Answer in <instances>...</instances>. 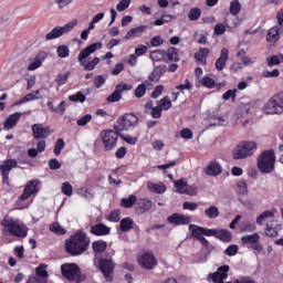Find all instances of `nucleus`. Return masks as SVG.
I'll return each instance as SVG.
<instances>
[{"label":"nucleus","mask_w":283,"mask_h":283,"mask_svg":"<svg viewBox=\"0 0 283 283\" xmlns=\"http://www.w3.org/2000/svg\"><path fill=\"white\" fill-rule=\"evenodd\" d=\"M69 101H71L72 103H85V101H87V97L82 92H77L74 95H70Z\"/></svg>","instance_id":"nucleus-47"},{"label":"nucleus","mask_w":283,"mask_h":283,"mask_svg":"<svg viewBox=\"0 0 283 283\" xmlns=\"http://www.w3.org/2000/svg\"><path fill=\"white\" fill-rule=\"evenodd\" d=\"M255 151H258V144L255 142H243L234 148L232 158L234 160H243L249 158V156H253Z\"/></svg>","instance_id":"nucleus-5"},{"label":"nucleus","mask_w":283,"mask_h":283,"mask_svg":"<svg viewBox=\"0 0 283 283\" xmlns=\"http://www.w3.org/2000/svg\"><path fill=\"white\" fill-rule=\"evenodd\" d=\"M205 214L207 218H210V220H216L220 216V209L216 206H211L210 208L205 210Z\"/></svg>","instance_id":"nucleus-43"},{"label":"nucleus","mask_w":283,"mask_h":283,"mask_svg":"<svg viewBox=\"0 0 283 283\" xmlns=\"http://www.w3.org/2000/svg\"><path fill=\"white\" fill-rule=\"evenodd\" d=\"M145 94H147V87H145V84H139L135 90L136 98H143Z\"/></svg>","instance_id":"nucleus-59"},{"label":"nucleus","mask_w":283,"mask_h":283,"mask_svg":"<svg viewBox=\"0 0 283 283\" xmlns=\"http://www.w3.org/2000/svg\"><path fill=\"white\" fill-rule=\"evenodd\" d=\"M282 61L283 54L272 55L271 57H268V65L269 67H273V65H280Z\"/></svg>","instance_id":"nucleus-52"},{"label":"nucleus","mask_w":283,"mask_h":283,"mask_svg":"<svg viewBox=\"0 0 283 283\" xmlns=\"http://www.w3.org/2000/svg\"><path fill=\"white\" fill-rule=\"evenodd\" d=\"M237 94L238 90H229L222 95V98L223 101H229L230 98H232V101H235Z\"/></svg>","instance_id":"nucleus-61"},{"label":"nucleus","mask_w":283,"mask_h":283,"mask_svg":"<svg viewBox=\"0 0 283 283\" xmlns=\"http://www.w3.org/2000/svg\"><path fill=\"white\" fill-rule=\"evenodd\" d=\"M132 90V85L129 84H118L115 87V91L107 97V103H118L120 98H123L124 92H129Z\"/></svg>","instance_id":"nucleus-15"},{"label":"nucleus","mask_w":283,"mask_h":283,"mask_svg":"<svg viewBox=\"0 0 283 283\" xmlns=\"http://www.w3.org/2000/svg\"><path fill=\"white\" fill-rule=\"evenodd\" d=\"M239 248L237 244L229 245L226 249V255H229L230 258L233 255H238Z\"/></svg>","instance_id":"nucleus-63"},{"label":"nucleus","mask_w":283,"mask_h":283,"mask_svg":"<svg viewBox=\"0 0 283 283\" xmlns=\"http://www.w3.org/2000/svg\"><path fill=\"white\" fill-rule=\"evenodd\" d=\"M169 224H191V217L180 214V213H174L172 216L168 217Z\"/></svg>","instance_id":"nucleus-20"},{"label":"nucleus","mask_w":283,"mask_h":283,"mask_svg":"<svg viewBox=\"0 0 283 283\" xmlns=\"http://www.w3.org/2000/svg\"><path fill=\"white\" fill-rule=\"evenodd\" d=\"M151 61H165L167 59V52L165 50H156L150 52Z\"/></svg>","instance_id":"nucleus-36"},{"label":"nucleus","mask_w":283,"mask_h":283,"mask_svg":"<svg viewBox=\"0 0 283 283\" xmlns=\"http://www.w3.org/2000/svg\"><path fill=\"white\" fill-rule=\"evenodd\" d=\"M211 54V51L207 48H201L197 53H195V59L201 65H207V57Z\"/></svg>","instance_id":"nucleus-28"},{"label":"nucleus","mask_w":283,"mask_h":283,"mask_svg":"<svg viewBox=\"0 0 283 283\" xmlns=\"http://www.w3.org/2000/svg\"><path fill=\"white\" fill-rule=\"evenodd\" d=\"M102 48L103 43L95 42L93 44L87 45L78 53L77 61L81 67H83V70H85L86 72H92V70L96 69V65L101 63V59L94 57L91 61L87 60L90 59V56H92V54H94V52H96V50H101Z\"/></svg>","instance_id":"nucleus-1"},{"label":"nucleus","mask_w":283,"mask_h":283,"mask_svg":"<svg viewBox=\"0 0 283 283\" xmlns=\"http://www.w3.org/2000/svg\"><path fill=\"white\" fill-rule=\"evenodd\" d=\"M229 265H222L218 268L217 272L208 274L207 280L208 282L212 281L213 283H222V281L229 277Z\"/></svg>","instance_id":"nucleus-13"},{"label":"nucleus","mask_w":283,"mask_h":283,"mask_svg":"<svg viewBox=\"0 0 283 283\" xmlns=\"http://www.w3.org/2000/svg\"><path fill=\"white\" fill-rule=\"evenodd\" d=\"M31 129L35 140H40V138H48V136L52 134L50 126L43 127L42 124H33Z\"/></svg>","instance_id":"nucleus-16"},{"label":"nucleus","mask_w":283,"mask_h":283,"mask_svg":"<svg viewBox=\"0 0 283 283\" xmlns=\"http://www.w3.org/2000/svg\"><path fill=\"white\" fill-rule=\"evenodd\" d=\"M19 165L17 159H6L1 165H0V171L3 177V182H8L10 178V172L12 169H15V167Z\"/></svg>","instance_id":"nucleus-14"},{"label":"nucleus","mask_w":283,"mask_h":283,"mask_svg":"<svg viewBox=\"0 0 283 283\" xmlns=\"http://www.w3.org/2000/svg\"><path fill=\"white\" fill-rule=\"evenodd\" d=\"M92 122V114H86L84 116H82L77 122L76 125L78 127H85V125H87V123Z\"/></svg>","instance_id":"nucleus-58"},{"label":"nucleus","mask_w":283,"mask_h":283,"mask_svg":"<svg viewBox=\"0 0 283 283\" xmlns=\"http://www.w3.org/2000/svg\"><path fill=\"white\" fill-rule=\"evenodd\" d=\"M158 106L164 109V112H167L168 109H171V99L169 96H165L158 102Z\"/></svg>","instance_id":"nucleus-49"},{"label":"nucleus","mask_w":283,"mask_h":283,"mask_svg":"<svg viewBox=\"0 0 283 283\" xmlns=\"http://www.w3.org/2000/svg\"><path fill=\"white\" fill-rule=\"evenodd\" d=\"M48 265L45 264H40L36 269H35V275L40 276V277H44V280H48V277H50V274L48 273Z\"/></svg>","instance_id":"nucleus-46"},{"label":"nucleus","mask_w":283,"mask_h":283,"mask_svg":"<svg viewBox=\"0 0 283 283\" xmlns=\"http://www.w3.org/2000/svg\"><path fill=\"white\" fill-rule=\"evenodd\" d=\"M238 187V193H241V196H247L249 193V186H247V181L240 180L237 184Z\"/></svg>","instance_id":"nucleus-55"},{"label":"nucleus","mask_w":283,"mask_h":283,"mask_svg":"<svg viewBox=\"0 0 283 283\" xmlns=\"http://www.w3.org/2000/svg\"><path fill=\"white\" fill-rule=\"evenodd\" d=\"M94 253H105L107 251V242L98 240L92 243Z\"/></svg>","instance_id":"nucleus-34"},{"label":"nucleus","mask_w":283,"mask_h":283,"mask_svg":"<svg viewBox=\"0 0 283 283\" xmlns=\"http://www.w3.org/2000/svg\"><path fill=\"white\" fill-rule=\"evenodd\" d=\"M21 113H13L9 115L4 122V129H13L14 127H17V123L21 120Z\"/></svg>","instance_id":"nucleus-25"},{"label":"nucleus","mask_w":283,"mask_h":283,"mask_svg":"<svg viewBox=\"0 0 283 283\" xmlns=\"http://www.w3.org/2000/svg\"><path fill=\"white\" fill-rule=\"evenodd\" d=\"M109 227L103 223H97L91 228V233H93V235H109Z\"/></svg>","instance_id":"nucleus-27"},{"label":"nucleus","mask_w":283,"mask_h":283,"mask_svg":"<svg viewBox=\"0 0 283 283\" xmlns=\"http://www.w3.org/2000/svg\"><path fill=\"white\" fill-rule=\"evenodd\" d=\"M65 147V140H63V138H59L55 143V146H54V154L55 156H60L61 155V150H63Z\"/></svg>","instance_id":"nucleus-56"},{"label":"nucleus","mask_w":283,"mask_h":283,"mask_svg":"<svg viewBox=\"0 0 283 283\" xmlns=\"http://www.w3.org/2000/svg\"><path fill=\"white\" fill-rule=\"evenodd\" d=\"M273 218H275V213L271 210H265L256 218V224L262 227L269 222H273Z\"/></svg>","instance_id":"nucleus-24"},{"label":"nucleus","mask_w":283,"mask_h":283,"mask_svg":"<svg viewBox=\"0 0 283 283\" xmlns=\"http://www.w3.org/2000/svg\"><path fill=\"white\" fill-rule=\"evenodd\" d=\"M193 38L196 39L197 43H200V45H207V33L197 31L195 32Z\"/></svg>","instance_id":"nucleus-50"},{"label":"nucleus","mask_w":283,"mask_h":283,"mask_svg":"<svg viewBox=\"0 0 283 283\" xmlns=\"http://www.w3.org/2000/svg\"><path fill=\"white\" fill-rule=\"evenodd\" d=\"M2 227L7 229L10 235L15 238H27L28 237V227L25 224L15 221L11 217H6L2 220Z\"/></svg>","instance_id":"nucleus-3"},{"label":"nucleus","mask_w":283,"mask_h":283,"mask_svg":"<svg viewBox=\"0 0 283 283\" xmlns=\"http://www.w3.org/2000/svg\"><path fill=\"white\" fill-rule=\"evenodd\" d=\"M189 229H193L195 231L206 235L207 238H211V235H213L216 238V233H217L216 229H208V228L199 227V226H196V224H190Z\"/></svg>","instance_id":"nucleus-29"},{"label":"nucleus","mask_w":283,"mask_h":283,"mask_svg":"<svg viewBox=\"0 0 283 283\" xmlns=\"http://www.w3.org/2000/svg\"><path fill=\"white\" fill-rule=\"evenodd\" d=\"M280 231H282V226L266 223L265 235H268V238L277 237V233H280Z\"/></svg>","instance_id":"nucleus-30"},{"label":"nucleus","mask_w":283,"mask_h":283,"mask_svg":"<svg viewBox=\"0 0 283 283\" xmlns=\"http://www.w3.org/2000/svg\"><path fill=\"white\" fill-rule=\"evenodd\" d=\"M61 191L62 193H64V196H67L70 198L74 191V187H72V184H70V181H65L64 184H62Z\"/></svg>","instance_id":"nucleus-53"},{"label":"nucleus","mask_w":283,"mask_h":283,"mask_svg":"<svg viewBox=\"0 0 283 283\" xmlns=\"http://www.w3.org/2000/svg\"><path fill=\"white\" fill-rule=\"evenodd\" d=\"M234 283H255V281L249 276H240L234 281Z\"/></svg>","instance_id":"nucleus-64"},{"label":"nucleus","mask_w":283,"mask_h":283,"mask_svg":"<svg viewBox=\"0 0 283 283\" xmlns=\"http://www.w3.org/2000/svg\"><path fill=\"white\" fill-rule=\"evenodd\" d=\"M50 231L56 235H65V233H67V230L56 222L51 224Z\"/></svg>","instance_id":"nucleus-44"},{"label":"nucleus","mask_w":283,"mask_h":283,"mask_svg":"<svg viewBox=\"0 0 283 283\" xmlns=\"http://www.w3.org/2000/svg\"><path fill=\"white\" fill-rule=\"evenodd\" d=\"M129 6H132V0H120L116 6V10L117 12H125Z\"/></svg>","instance_id":"nucleus-57"},{"label":"nucleus","mask_w":283,"mask_h":283,"mask_svg":"<svg viewBox=\"0 0 283 283\" xmlns=\"http://www.w3.org/2000/svg\"><path fill=\"white\" fill-rule=\"evenodd\" d=\"M166 59L168 61H175L177 63L180 61V55H178V49L176 48H169L166 52Z\"/></svg>","instance_id":"nucleus-37"},{"label":"nucleus","mask_w":283,"mask_h":283,"mask_svg":"<svg viewBox=\"0 0 283 283\" xmlns=\"http://www.w3.org/2000/svg\"><path fill=\"white\" fill-rule=\"evenodd\" d=\"M61 272L69 282L81 283L85 282V274L81 273V268L75 263H66L61 266Z\"/></svg>","instance_id":"nucleus-4"},{"label":"nucleus","mask_w":283,"mask_h":283,"mask_svg":"<svg viewBox=\"0 0 283 283\" xmlns=\"http://www.w3.org/2000/svg\"><path fill=\"white\" fill-rule=\"evenodd\" d=\"M151 209V200L149 199H139L137 202L138 213H147Z\"/></svg>","instance_id":"nucleus-31"},{"label":"nucleus","mask_w":283,"mask_h":283,"mask_svg":"<svg viewBox=\"0 0 283 283\" xmlns=\"http://www.w3.org/2000/svg\"><path fill=\"white\" fill-rule=\"evenodd\" d=\"M241 10H242V4L240 3V0H232L230 2V14H232L233 17H238Z\"/></svg>","instance_id":"nucleus-38"},{"label":"nucleus","mask_w":283,"mask_h":283,"mask_svg":"<svg viewBox=\"0 0 283 283\" xmlns=\"http://www.w3.org/2000/svg\"><path fill=\"white\" fill-rule=\"evenodd\" d=\"M266 39L271 43H275V41H280V27L271 28L268 32Z\"/></svg>","instance_id":"nucleus-33"},{"label":"nucleus","mask_w":283,"mask_h":283,"mask_svg":"<svg viewBox=\"0 0 283 283\" xmlns=\"http://www.w3.org/2000/svg\"><path fill=\"white\" fill-rule=\"evenodd\" d=\"M118 134H120V132L116 130H104L101 133V138L107 151L116 147V144L118 143Z\"/></svg>","instance_id":"nucleus-11"},{"label":"nucleus","mask_w":283,"mask_h":283,"mask_svg":"<svg viewBox=\"0 0 283 283\" xmlns=\"http://www.w3.org/2000/svg\"><path fill=\"white\" fill-rule=\"evenodd\" d=\"M214 238L222 240L223 242H231L232 235L228 230H217Z\"/></svg>","instance_id":"nucleus-41"},{"label":"nucleus","mask_w":283,"mask_h":283,"mask_svg":"<svg viewBox=\"0 0 283 283\" xmlns=\"http://www.w3.org/2000/svg\"><path fill=\"white\" fill-rule=\"evenodd\" d=\"M78 25V20L74 19L63 27H55L45 35V41H54V39H60L63 34H67Z\"/></svg>","instance_id":"nucleus-8"},{"label":"nucleus","mask_w":283,"mask_h":283,"mask_svg":"<svg viewBox=\"0 0 283 283\" xmlns=\"http://www.w3.org/2000/svg\"><path fill=\"white\" fill-rule=\"evenodd\" d=\"M138 126V116L126 113L117 119L115 132H129Z\"/></svg>","instance_id":"nucleus-7"},{"label":"nucleus","mask_w":283,"mask_h":283,"mask_svg":"<svg viewBox=\"0 0 283 283\" xmlns=\"http://www.w3.org/2000/svg\"><path fill=\"white\" fill-rule=\"evenodd\" d=\"M147 187H148L149 191H153V193H165L167 191V186H165V184H163V182L154 184V182L149 181L147 184Z\"/></svg>","instance_id":"nucleus-32"},{"label":"nucleus","mask_w":283,"mask_h":283,"mask_svg":"<svg viewBox=\"0 0 283 283\" xmlns=\"http://www.w3.org/2000/svg\"><path fill=\"white\" fill-rule=\"evenodd\" d=\"M136 196L130 195L128 198H123L120 201L122 207H124V209H132V207H134V205H136Z\"/></svg>","instance_id":"nucleus-39"},{"label":"nucleus","mask_w":283,"mask_h":283,"mask_svg":"<svg viewBox=\"0 0 283 283\" xmlns=\"http://www.w3.org/2000/svg\"><path fill=\"white\" fill-rule=\"evenodd\" d=\"M57 56L60 59H67V56H70V46L67 45L57 46Z\"/></svg>","instance_id":"nucleus-54"},{"label":"nucleus","mask_w":283,"mask_h":283,"mask_svg":"<svg viewBox=\"0 0 283 283\" xmlns=\"http://www.w3.org/2000/svg\"><path fill=\"white\" fill-rule=\"evenodd\" d=\"M38 192H39V182H36L35 180L29 181L24 187L22 195L20 196V200L22 201L28 200L30 196H33V193H38Z\"/></svg>","instance_id":"nucleus-19"},{"label":"nucleus","mask_w":283,"mask_h":283,"mask_svg":"<svg viewBox=\"0 0 283 283\" xmlns=\"http://www.w3.org/2000/svg\"><path fill=\"white\" fill-rule=\"evenodd\" d=\"M202 14L200 8H192L188 14L189 21H198Z\"/></svg>","instance_id":"nucleus-51"},{"label":"nucleus","mask_w":283,"mask_h":283,"mask_svg":"<svg viewBox=\"0 0 283 283\" xmlns=\"http://www.w3.org/2000/svg\"><path fill=\"white\" fill-rule=\"evenodd\" d=\"M105 81H106L105 76L97 75L94 77L93 83H94L95 87H97V90H101V87H103V85H105Z\"/></svg>","instance_id":"nucleus-60"},{"label":"nucleus","mask_w":283,"mask_h":283,"mask_svg":"<svg viewBox=\"0 0 283 283\" xmlns=\"http://www.w3.org/2000/svg\"><path fill=\"white\" fill-rule=\"evenodd\" d=\"M48 59V52L41 51L39 52L34 59H31V63L28 66L29 72H34V70H39L41 65H43V61Z\"/></svg>","instance_id":"nucleus-17"},{"label":"nucleus","mask_w":283,"mask_h":283,"mask_svg":"<svg viewBox=\"0 0 283 283\" xmlns=\"http://www.w3.org/2000/svg\"><path fill=\"white\" fill-rule=\"evenodd\" d=\"M176 17L171 14H163L161 19H157L154 22H151L153 25H165V23H171Z\"/></svg>","instance_id":"nucleus-40"},{"label":"nucleus","mask_w":283,"mask_h":283,"mask_svg":"<svg viewBox=\"0 0 283 283\" xmlns=\"http://www.w3.org/2000/svg\"><path fill=\"white\" fill-rule=\"evenodd\" d=\"M189 231H191L192 238L198 240V242H200V244H203V247H209V240H207V238H205L203 234H201L200 232H198L197 230H193V229H189Z\"/></svg>","instance_id":"nucleus-42"},{"label":"nucleus","mask_w":283,"mask_h":283,"mask_svg":"<svg viewBox=\"0 0 283 283\" xmlns=\"http://www.w3.org/2000/svg\"><path fill=\"white\" fill-rule=\"evenodd\" d=\"M264 114H283V92L272 96L263 107Z\"/></svg>","instance_id":"nucleus-9"},{"label":"nucleus","mask_w":283,"mask_h":283,"mask_svg":"<svg viewBox=\"0 0 283 283\" xmlns=\"http://www.w3.org/2000/svg\"><path fill=\"white\" fill-rule=\"evenodd\" d=\"M241 242L242 244H250V248L253 249V251H256L258 254L262 253L264 249L262 243H260V234L258 233L243 235Z\"/></svg>","instance_id":"nucleus-12"},{"label":"nucleus","mask_w":283,"mask_h":283,"mask_svg":"<svg viewBox=\"0 0 283 283\" xmlns=\"http://www.w3.org/2000/svg\"><path fill=\"white\" fill-rule=\"evenodd\" d=\"M27 283H48V279L35 274L33 276H30Z\"/></svg>","instance_id":"nucleus-62"},{"label":"nucleus","mask_w":283,"mask_h":283,"mask_svg":"<svg viewBox=\"0 0 283 283\" xmlns=\"http://www.w3.org/2000/svg\"><path fill=\"white\" fill-rule=\"evenodd\" d=\"M146 30H149V25H139V27L133 28L129 31H127L124 39H125V41L136 39V38L140 36V34H143Z\"/></svg>","instance_id":"nucleus-23"},{"label":"nucleus","mask_w":283,"mask_h":283,"mask_svg":"<svg viewBox=\"0 0 283 283\" xmlns=\"http://www.w3.org/2000/svg\"><path fill=\"white\" fill-rule=\"evenodd\" d=\"M227 61H229V49L223 48L221 49L220 56L214 63L216 70H218V72H222L227 66Z\"/></svg>","instance_id":"nucleus-21"},{"label":"nucleus","mask_w":283,"mask_h":283,"mask_svg":"<svg viewBox=\"0 0 283 283\" xmlns=\"http://www.w3.org/2000/svg\"><path fill=\"white\" fill-rule=\"evenodd\" d=\"M115 266L116 264H114L112 256L99 260V271L103 273L106 282H112V280H114L113 275Z\"/></svg>","instance_id":"nucleus-10"},{"label":"nucleus","mask_w":283,"mask_h":283,"mask_svg":"<svg viewBox=\"0 0 283 283\" xmlns=\"http://www.w3.org/2000/svg\"><path fill=\"white\" fill-rule=\"evenodd\" d=\"M138 263L140 264V266H143V269H147L148 271H150V269H154V266L158 264V262L156 261V256L150 253L143 254L139 258Z\"/></svg>","instance_id":"nucleus-18"},{"label":"nucleus","mask_w":283,"mask_h":283,"mask_svg":"<svg viewBox=\"0 0 283 283\" xmlns=\"http://www.w3.org/2000/svg\"><path fill=\"white\" fill-rule=\"evenodd\" d=\"M187 179L181 178L177 181H175V187L177 189V193H185L186 189H187Z\"/></svg>","instance_id":"nucleus-48"},{"label":"nucleus","mask_w":283,"mask_h":283,"mask_svg":"<svg viewBox=\"0 0 283 283\" xmlns=\"http://www.w3.org/2000/svg\"><path fill=\"white\" fill-rule=\"evenodd\" d=\"M207 176H220L222 174V166L218 161L210 163L206 168Z\"/></svg>","instance_id":"nucleus-26"},{"label":"nucleus","mask_w":283,"mask_h":283,"mask_svg":"<svg viewBox=\"0 0 283 283\" xmlns=\"http://www.w3.org/2000/svg\"><path fill=\"white\" fill-rule=\"evenodd\" d=\"M258 167L262 174H271L275 169V153L265 150L258 158Z\"/></svg>","instance_id":"nucleus-6"},{"label":"nucleus","mask_w":283,"mask_h":283,"mask_svg":"<svg viewBox=\"0 0 283 283\" xmlns=\"http://www.w3.org/2000/svg\"><path fill=\"white\" fill-rule=\"evenodd\" d=\"M90 247V238L83 231H78L66 241V251L70 255H83Z\"/></svg>","instance_id":"nucleus-2"},{"label":"nucleus","mask_w":283,"mask_h":283,"mask_svg":"<svg viewBox=\"0 0 283 283\" xmlns=\"http://www.w3.org/2000/svg\"><path fill=\"white\" fill-rule=\"evenodd\" d=\"M119 228L124 232L132 231V229L134 228V220L129 217L122 219Z\"/></svg>","instance_id":"nucleus-35"},{"label":"nucleus","mask_w":283,"mask_h":283,"mask_svg":"<svg viewBox=\"0 0 283 283\" xmlns=\"http://www.w3.org/2000/svg\"><path fill=\"white\" fill-rule=\"evenodd\" d=\"M165 72H167V66L165 65L156 66L153 70V72L149 74L148 80L151 81V83H159Z\"/></svg>","instance_id":"nucleus-22"},{"label":"nucleus","mask_w":283,"mask_h":283,"mask_svg":"<svg viewBox=\"0 0 283 283\" xmlns=\"http://www.w3.org/2000/svg\"><path fill=\"white\" fill-rule=\"evenodd\" d=\"M201 85H203V87H208L209 90H213L214 87L218 86V84L216 83V80L209 77V75L203 76L201 81Z\"/></svg>","instance_id":"nucleus-45"}]
</instances>
